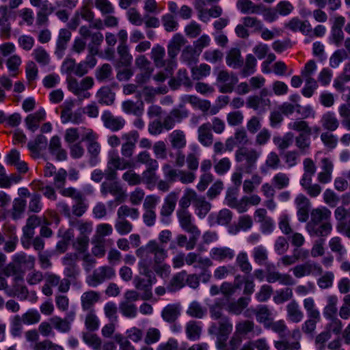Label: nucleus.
Wrapping results in <instances>:
<instances>
[{
	"label": "nucleus",
	"instance_id": "obj_1",
	"mask_svg": "<svg viewBox=\"0 0 350 350\" xmlns=\"http://www.w3.org/2000/svg\"><path fill=\"white\" fill-rule=\"evenodd\" d=\"M135 254L140 260L139 267L143 269V274L150 276L148 265L163 262L167 258V250L156 240H150L137 249Z\"/></svg>",
	"mask_w": 350,
	"mask_h": 350
},
{
	"label": "nucleus",
	"instance_id": "obj_2",
	"mask_svg": "<svg viewBox=\"0 0 350 350\" xmlns=\"http://www.w3.org/2000/svg\"><path fill=\"white\" fill-rule=\"evenodd\" d=\"M133 167V163L124 160L116 150L109 152L107 168L105 172L100 169L94 170L91 174V179L95 183H100L103 177L107 180H115L118 178V170H123Z\"/></svg>",
	"mask_w": 350,
	"mask_h": 350
},
{
	"label": "nucleus",
	"instance_id": "obj_3",
	"mask_svg": "<svg viewBox=\"0 0 350 350\" xmlns=\"http://www.w3.org/2000/svg\"><path fill=\"white\" fill-rule=\"evenodd\" d=\"M260 155V151L254 148L241 146L235 151L234 159L245 173L250 174L256 169Z\"/></svg>",
	"mask_w": 350,
	"mask_h": 350
},
{
	"label": "nucleus",
	"instance_id": "obj_4",
	"mask_svg": "<svg viewBox=\"0 0 350 350\" xmlns=\"http://www.w3.org/2000/svg\"><path fill=\"white\" fill-rule=\"evenodd\" d=\"M187 40L183 35L176 33L170 40L167 49L168 59L165 71L171 73L176 66V57L180 51L181 48L185 44Z\"/></svg>",
	"mask_w": 350,
	"mask_h": 350
},
{
	"label": "nucleus",
	"instance_id": "obj_5",
	"mask_svg": "<svg viewBox=\"0 0 350 350\" xmlns=\"http://www.w3.org/2000/svg\"><path fill=\"white\" fill-rule=\"evenodd\" d=\"M239 81L237 76L232 72L221 70L218 72L216 82L221 93H231Z\"/></svg>",
	"mask_w": 350,
	"mask_h": 350
},
{
	"label": "nucleus",
	"instance_id": "obj_6",
	"mask_svg": "<svg viewBox=\"0 0 350 350\" xmlns=\"http://www.w3.org/2000/svg\"><path fill=\"white\" fill-rule=\"evenodd\" d=\"M189 117V111L185 108L183 104H180L178 108L172 109L161 121L164 130L172 129L176 123H180L184 119Z\"/></svg>",
	"mask_w": 350,
	"mask_h": 350
},
{
	"label": "nucleus",
	"instance_id": "obj_7",
	"mask_svg": "<svg viewBox=\"0 0 350 350\" xmlns=\"http://www.w3.org/2000/svg\"><path fill=\"white\" fill-rule=\"evenodd\" d=\"M232 323L228 317L224 316L217 323H213L208 328V333L217 336L216 342L227 340L232 331Z\"/></svg>",
	"mask_w": 350,
	"mask_h": 350
},
{
	"label": "nucleus",
	"instance_id": "obj_8",
	"mask_svg": "<svg viewBox=\"0 0 350 350\" xmlns=\"http://www.w3.org/2000/svg\"><path fill=\"white\" fill-rule=\"evenodd\" d=\"M100 193L103 197H107L111 194L115 198V201L118 203L124 202L126 199V192L120 184L115 180L104 181L100 185Z\"/></svg>",
	"mask_w": 350,
	"mask_h": 350
},
{
	"label": "nucleus",
	"instance_id": "obj_9",
	"mask_svg": "<svg viewBox=\"0 0 350 350\" xmlns=\"http://www.w3.org/2000/svg\"><path fill=\"white\" fill-rule=\"evenodd\" d=\"M40 219L36 215L29 216L25 225L23 227V235L21 237V244L25 249H29L31 246V239L35 234V229L40 225Z\"/></svg>",
	"mask_w": 350,
	"mask_h": 350
},
{
	"label": "nucleus",
	"instance_id": "obj_10",
	"mask_svg": "<svg viewBox=\"0 0 350 350\" xmlns=\"http://www.w3.org/2000/svg\"><path fill=\"white\" fill-rule=\"evenodd\" d=\"M116 275L114 269L109 266H102L95 269L92 274L87 278V283L90 286L96 287L107 280L113 278Z\"/></svg>",
	"mask_w": 350,
	"mask_h": 350
},
{
	"label": "nucleus",
	"instance_id": "obj_11",
	"mask_svg": "<svg viewBox=\"0 0 350 350\" xmlns=\"http://www.w3.org/2000/svg\"><path fill=\"white\" fill-rule=\"evenodd\" d=\"M44 176L45 177L53 176V185L57 189L59 190L66 185L68 173L63 168L57 170L55 165L47 163L44 169Z\"/></svg>",
	"mask_w": 350,
	"mask_h": 350
},
{
	"label": "nucleus",
	"instance_id": "obj_12",
	"mask_svg": "<svg viewBox=\"0 0 350 350\" xmlns=\"http://www.w3.org/2000/svg\"><path fill=\"white\" fill-rule=\"evenodd\" d=\"M139 137V135L137 131H131L122 135V139L124 142L121 146V154L122 158L124 160H126L125 158L133 157Z\"/></svg>",
	"mask_w": 350,
	"mask_h": 350
},
{
	"label": "nucleus",
	"instance_id": "obj_13",
	"mask_svg": "<svg viewBox=\"0 0 350 350\" xmlns=\"http://www.w3.org/2000/svg\"><path fill=\"white\" fill-rule=\"evenodd\" d=\"M176 216L181 228L189 234H193L196 237L201 232L198 227L193 224V217L189 211H176Z\"/></svg>",
	"mask_w": 350,
	"mask_h": 350
},
{
	"label": "nucleus",
	"instance_id": "obj_14",
	"mask_svg": "<svg viewBox=\"0 0 350 350\" xmlns=\"http://www.w3.org/2000/svg\"><path fill=\"white\" fill-rule=\"evenodd\" d=\"M292 271L295 278H301L310 275H320L323 273V268L319 263L308 261L296 265Z\"/></svg>",
	"mask_w": 350,
	"mask_h": 350
},
{
	"label": "nucleus",
	"instance_id": "obj_15",
	"mask_svg": "<svg viewBox=\"0 0 350 350\" xmlns=\"http://www.w3.org/2000/svg\"><path fill=\"white\" fill-rule=\"evenodd\" d=\"M104 126L112 132H118L125 126L126 120L121 116H116L109 111H105L101 115Z\"/></svg>",
	"mask_w": 350,
	"mask_h": 350
},
{
	"label": "nucleus",
	"instance_id": "obj_16",
	"mask_svg": "<svg viewBox=\"0 0 350 350\" xmlns=\"http://www.w3.org/2000/svg\"><path fill=\"white\" fill-rule=\"evenodd\" d=\"M262 329L252 320H241L235 325V334L240 336H246L252 334L253 336H258L261 334Z\"/></svg>",
	"mask_w": 350,
	"mask_h": 350
},
{
	"label": "nucleus",
	"instance_id": "obj_17",
	"mask_svg": "<svg viewBox=\"0 0 350 350\" xmlns=\"http://www.w3.org/2000/svg\"><path fill=\"white\" fill-rule=\"evenodd\" d=\"M291 336L295 340L289 342L288 340H275L273 344L277 350H300L301 343L299 342L301 338L300 329L297 327L291 331Z\"/></svg>",
	"mask_w": 350,
	"mask_h": 350
},
{
	"label": "nucleus",
	"instance_id": "obj_18",
	"mask_svg": "<svg viewBox=\"0 0 350 350\" xmlns=\"http://www.w3.org/2000/svg\"><path fill=\"white\" fill-rule=\"evenodd\" d=\"M250 142L247 131L244 128L237 129L232 137L226 140V148L228 151H232L235 146L241 145L244 146Z\"/></svg>",
	"mask_w": 350,
	"mask_h": 350
},
{
	"label": "nucleus",
	"instance_id": "obj_19",
	"mask_svg": "<svg viewBox=\"0 0 350 350\" xmlns=\"http://www.w3.org/2000/svg\"><path fill=\"white\" fill-rule=\"evenodd\" d=\"M297 211V215L300 222H306L309 217L310 202L304 194H299L295 200Z\"/></svg>",
	"mask_w": 350,
	"mask_h": 350
},
{
	"label": "nucleus",
	"instance_id": "obj_20",
	"mask_svg": "<svg viewBox=\"0 0 350 350\" xmlns=\"http://www.w3.org/2000/svg\"><path fill=\"white\" fill-rule=\"evenodd\" d=\"M0 36L3 39H9L11 36L12 27L10 22L11 14L7 6H0Z\"/></svg>",
	"mask_w": 350,
	"mask_h": 350
},
{
	"label": "nucleus",
	"instance_id": "obj_21",
	"mask_svg": "<svg viewBox=\"0 0 350 350\" xmlns=\"http://www.w3.org/2000/svg\"><path fill=\"white\" fill-rule=\"evenodd\" d=\"M210 259L215 261L231 260L234 258L235 253L234 250L228 247H214L210 251Z\"/></svg>",
	"mask_w": 350,
	"mask_h": 350
},
{
	"label": "nucleus",
	"instance_id": "obj_22",
	"mask_svg": "<svg viewBox=\"0 0 350 350\" xmlns=\"http://www.w3.org/2000/svg\"><path fill=\"white\" fill-rule=\"evenodd\" d=\"M306 230L311 237H325L332 231V225L329 221H324L313 225H306Z\"/></svg>",
	"mask_w": 350,
	"mask_h": 350
},
{
	"label": "nucleus",
	"instance_id": "obj_23",
	"mask_svg": "<svg viewBox=\"0 0 350 350\" xmlns=\"http://www.w3.org/2000/svg\"><path fill=\"white\" fill-rule=\"evenodd\" d=\"M321 172L317 174V180L321 184L329 183L332 178L334 164L329 158H323L321 161Z\"/></svg>",
	"mask_w": 350,
	"mask_h": 350
},
{
	"label": "nucleus",
	"instance_id": "obj_24",
	"mask_svg": "<svg viewBox=\"0 0 350 350\" xmlns=\"http://www.w3.org/2000/svg\"><path fill=\"white\" fill-rule=\"evenodd\" d=\"M213 134L211 124L208 122L202 124L198 129V142L205 147L211 146L213 143Z\"/></svg>",
	"mask_w": 350,
	"mask_h": 350
},
{
	"label": "nucleus",
	"instance_id": "obj_25",
	"mask_svg": "<svg viewBox=\"0 0 350 350\" xmlns=\"http://www.w3.org/2000/svg\"><path fill=\"white\" fill-rule=\"evenodd\" d=\"M178 193L175 191L170 192L164 199L163 204L160 210V215L163 217H169L174 211Z\"/></svg>",
	"mask_w": 350,
	"mask_h": 350
},
{
	"label": "nucleus",
	"instance_id": "obj_26",
	"mask_svg": "<svg viewBox=\"0 0 350 350\" xmlns=\"http://www.w3.org/2000/svg\"><path fill=\"white\" fill-rule=\"evenodd\" d=\"M75 312H70L67 317L62 319L59 317L55 316L50 319V322L53 325V327L62 333H67L71 329L70 323L74 320Z\"/></svg>",
	"mask_w": 350,
	"mask_h": 350
},
{
	"label": "nucleus",
	"instance_id": "obj_27",
	"mask_svg": "<svg viewBox=\"0 0 350 350\" xmlns=\"http://www.w3.org/2000/svg\"><path fill=\"white\" fill-rule=\"evenodd\" d=\"M133 283L136 289L142 292L141 299L142 300H149L152 297V280L142 278L136 276L134 278Z\"/></svg>",
	"mask_w": 350,
	"mask_h": 350
},
{
	"label": "nucleus",
	"instance_id": "obj_28",
	"mask_svg": "<svg viewBox=\"0 0 350 350\" xmlns=\"http://www.w3.org/2000/svg\"><path fill=\"white\" fill-rule=\"evenodd\" d=\"M185 260L187 265H192L195 262L198 263L195 267H198L200 269H208L213 265V261L208 257H202L200 254L195 252H190L185 256Z\"/></svg>",
	"mask_w": 350,
	"mask_h": 350
},
{
	"label": "nucleus",
	"instance_id": "obj_29",
	"mask_svg": "<svg viewBox=\"0 0 350 350\" xmlns=\"http://www.w3.org/2000/svg\"><path fill=\"white\" fill-rule=\"evenodd\" d=\"M5 235L8 238L5 241L3 250L7 253L13 252L17 246L18 239L16 234V228L14 225H8L5 228Z\"/></svg>",
	"mask_w": 350,
	"mask_h": 350
},
{
	"label": "nucleus",
	"instance_id": "obj_30",
	"mask_svg": "<svg viewBox=\"0 0 350 350\" xmlns=\"http://www.w3.org/2000/svg\"><path fill=\"white\" fill-rule=\"evenodd\" d=\"M226 62L229 67L233 69L242 68L244 59L241 55V50L238 48L230 49L226 54Z\"/></svg>",
	"mask_w": 350,
	"mask_h": 350
},
{
	"label": "nucleus",
	"instance_id": "obj_31",
	"mask_svg": "<svg viewBox=\"0 0 350 350\" xmlns=\"http://www.w3.org/2000/svg\"><path fill=\"white\" fill-rule=\"evenodd\" d=\"M232 213L227 208L220 210L217 213H212L208 216L211 225H228L232 220Z\"/></svg>",
	"mask_w": 350,
	"mask_h": 350
},
{
	"label": "nucleus",
	"instance_id": "obj_32",
	"mask_svg": "<svg viewBox=\"0 0 350 350\" xmlns=\"http://www.w3.org/2000/svg\"><path fill=\"white\" fill-rule=\"evenodd\" d=\"M286 316L292 323H298L304 319V312L300 309L298 303L295 300H292L286 306Z\"/></svg>",
	"mask_w": 350,
	"mask_h": 350
},
{
	"label": "nucleus",
	"instance_id": "obj_33",
	"mask_svg": "<svg viewBox=\"0 0 350 350\" xmlns=\"http://www.w3.org/2000/svg\"><path fill=\"white\" fill-rule=\"evenodd\" d=\"M237 7L244 14H260L262 10V4L254 3L251 0H238Z\"/></svg>",
	"mask_w": 350,
	"mask_h": 350
},
{
	"label": "nucleus",
	"instance_id": "obj_34",
	"mask_svg": "<svg viewBox=\"0 0 350 350\" xmlns=\"http://www.w3.org/2000/svg\"><path fill=\"white\" fill-rule=\"evenodd\" d=\"M31 189L36 191H42L44 196L50 200H56L57 194L55 189L50 185H46L42 181L34 180L30 185Z\"/></svg>",
	"mask_w": 350,
	"mask_h": 350
},
{
	"label": "nucleus",
	"instance_id": "obj_35",
	"mask_svg": "<svg viewBox=\"0 0 350 350\" xmlns=\"http://www.w3.org/2000/svg\"><path fill=\"white\" fill-rule=\"evenodd\" d=\"M168 137L172 148L180 150L187 145L185 133L181 129L174 130L170 133Z\"/></svg>",
	"mask_w": 350,
	"mask_h": 350
},
{
	"label": "nucleus",
	"instance_id": "obj_36",
	"mask_svg": "<svg viewBox=\"0 0 350 350\" xmlns=\"http://www.w3.org/2000/svg\"><path fill=\"white\" fill-rule=\"evenodd\" d=\"M330 217L331 211L328 208L325 207L314 208L311 211L310 221L306 225H313L324 221H329Z\"/></svg>",
	"mask_w": 350,
	"mask_h": 350
},
{
	"label": "nucleus",
	"instance_id": "obj_37",
	"mask_svg": "<svg viewBox=\"0 0 350 350\" xmlns=\"http://www.w3.org/2000/svg\"><path fill=\"white\" fill-rule=\"evenodd\" d=\"M320 122L322 127L327 131H335L339 127V120L334 112L327 111L323 114Z\"/></svg>",
	"mask_w": 350,
	"mask_h": 350
},
{
	"label": "nucleus",
	"instance_id": "obj_38",
	"mask_svg": "<svg viewBox=\"0 0 350 350\" xmlns=\"http://www.w3.org/2000/svg\"><path fill=\"white\" fill-rule=\"evenodd\" d=\"M250 301V297H241L237 301H230L227 305L226 310L230 314L239 315L247 307Z\"/></svg>",
	"mask_w": 350,
	"mask_h": 350
},
{
	"label": "nucleus",
	"instance_id": "obj_39",
	"mask_svg": "<svg viewBox=\"0 0 350 350\" xmlns=\"http://www.w3.org/2000/svg\"><path fill=\"white\" fill-rule=\"evenodd\" d=\"M100 299V293L94 291H89L82 294L81 297V306L83 310H93L94 304Z\"/></svg>",
	"mask_w": 350,
	"mask_h": 350
},
{
	"label": "nucleus",
	"instance_id": "obj_40",
	"mask_svg": "<svg viewBox=\"0 0 350 350\" xmlns=\"http://www.w3.org/2000/svg\"><path fill=\"white\" fill-rule=\"evenodd\" d=\"M165 50L164 47L159 44L155 45L150 53V57L152 59L154 66L157 68L167 67V60H165Z\"/></svg>",
	"mask_w": 350,
	"mask_h": 350
},
{
	"label": "nucleus",
	"instance_id": "obj_41",
	"mask_svg": "<svg viewBox=\"0 0 350 350\" xmlns=\"http://www.w3.org/2000/svg\"><path fill=\"white\" fill-rule=\"evenodd\" d=\"M46 112L44 109H39L36 112L29 114L25 118L26 125L30 131L35 132L39 127L40 122L44 120Z\"/></svg>",
	"mask_w": 350,
	"mask_h": 350
},
{
	"label": "nucleus",
	"instance_id": "obj_42",
	"mask_svg": "<svg viewBox=\"0 0 350 350\" xmlns=\"http://www.w3.org/2000/svg\"><path fill=\"white\" fill-rule=\"evenodd\" d=\"M327 304L323 308V314L326 319L336 317L338 312V297L334 295H329L326 297Z\"/></svg>",
	"mask_w": 350,
	"mask_h": 350
},
{
	"label": "nucleus",
	"instance_id": "obj_43",
	"mask_svg": "<svg viewBox=\"0 0 350 350\" xmlns=\"http://www.w3.org/2000/svg\"><path fill=\"white\" fill-rule=\"evenodd\" d=\"M71 38V32L67 29H61L59 32L58 38L56 44L55 53L60 57L62 56L64 51L67 48L68 42Z\"/></svg>",
	"mask_w": 350,
	"mask_h": 350
},
{
	"label": "nucleus",
	"instance_id": "obj_44",
	"mask_svg": "<svg viewBox=\"0 0 350 350\" xmlns=\"http://www.w3.org/2000/svg\"><path fill=\"white\" fill-rule=\"evenodd\" d=\"M252 257L258 265L270 267L268 252L264 246L258 245L255 247L252 251Z\"/></svg>",
	"mask_w": 350,
	"mask_h": 350
},
{
	"label": "nucleus",
	"instance_id": "obj_45",
	"mask_svg": "<svg viewBox=\"0 0 350 350\" xmlns=\"http://www.w3.org/2000/svg\"><path fill=\"white\" fill-rule=\"evenodd\" d=\"M116 94L109 86H103L96 93L98 102L101 105H111L115 100Z\"/></svg>",
	"mask_w": 350,
	"mask_h": 350
},
{
	"label": "nucleus",
	"instance_id": "obj_46",
	"mask_svg": "<svg viewBox=\"0 0 350 350\" xmlns=\"http://www.w3.org/2000/svg\"><path fill=\"white\" fill-rule=\"evenodd\" d=\"M253 314L256 315V321L263 324L265 327L268 322L272 320V312L267 305L258 306L255 310H253Z\"/></svg>",
	"mask_w": 350,
	"mask_h": 350
},
{
	"label": "nucleus",
	"instance_id": "obj_47",
	"mask_svg": "<svg viewBox=\"0 0 350 350\" xmlns=\"http://www.w3.org/2000/svg\"><path fill=\"white\" fill-rule=\"evenodd\" d=\"M193 207L197 211V215L200 218H204L211 208V204L210 202L206 200L205 197L198 196L196 193L195 198Z\"/></svg>",
	"mask_w": 350,
	"mask_h": 350
},
{
	"label": "nucleus",
	"instance_id": "obj_48",
	"mask_svg": "<svg viewBox=\"0 0 350 350\" xmlns=\"http://www.w3.org/2000/svg\"><path fill=\"white\" fill-rule=\"evenodd\" d=\"M122 110L128 114H133L136 116H141L144 110V103H135L133 100H125L122 104Z\"/></svg>",
	"mask_w": 350,
	"mask_h": 350
},
{
	"label": "nucleus",
	"instance_id": "obj_49",
	"mask_svg": "<svg viewBox=\"0 0 350 350\" xmlns=\"http://www.w3.org/2000/svg\"><path fill=\"white\" fill-rule=\"evenodd\" d=\"M190 237L188 240L187 237L183 234H179L176 236V245L179 247H185L187 250H191L194 249L198 242V240L200 236L198 234L196 237L193 236V234H189Z\"/></svg>",
	"mask_w": 350,
	"mask_h": 350
},
{
	"label": "nucleus",
	"instance_id": "obj_50",
	"mask_svg": "<svg viewBox=\"0 0 350 350\" xmlns=\"http://www.w3.org/2000/svg\"><path fill=\"white\" fill-rule=\"evenodd\" d=\"M180 308L176 304H169L162 310L161 317L167 323H174L179 317Z\"/></svg>",
	"mask_w": 350,
	"mask_h": 350
},
{
	"label": "nucleus",
	"instance_id": "obj_51",
	"mask_svg": "<svg viewBox=\"0 0 350 350\" xmlns=\"http://www.w3.org/2000/svg\"><path fill=\"white\" fill-rule=\"evenodd\" d=\"M294 135L291 132H288L282 137L275 136L273 138V144L277 146L280 151H284L288 149L293 143Z\"/></svg>",
	"mask_w": 350,
	"mask_h": 350
},
{
	"label": "nucleus",
	"instance_id": "obj_52",
	"mask_svg": "<svg viewBox=\"0 0 350 350\" xmlns=\"http://www.w3.org/2000/svg\"><path fill=\"white\" fill-rule=\"evenodd\" d=\"M185 332L188 339L190 340H197L200 339L201 336L202 327L200 323L195 321H190L186 324Z\"/></svg>",
	"mask_w": 350,
	"mask_h": 350
},
{
	"label": "nucleus",
	"instance_id": "obj_53",
	"mask_svg": "<svg viewBox=\"0 0 350 350\" xmlns=\"http://www.w3.org/2000/svg\"><path fill=\"white\" fill-rule=\"evenodd\" d=\"M253 226V220L251 216L244 215L239 217L237 224L234 227H231L229 232L232 234H236L240 230L247 231L250 230Z\"/></svg>",
	"mask_w": 350,
	"mask_h": 350
},
{
	"label": "nucleus",
	"instance_id": "obj_54",
	"mask_svg": "<svg viewBox=\"0 0 350 350\" xmlns=\"http://www.w3.org/2000/svg\"><path fill=\"white\" fill-rule=\"evenodd\" d=\"M200 53L191 46H187L183 50L180 59L188 65H193L198 62Z\"/></svg>",
	"mask_w": 350,
	"mask_h": 350
},
{
	"label": "nucleus",
	"instance_id": "obj_55",
	"mask_svg": "<svg viewBox=\"0 0 350 350\" xmlns=\"http://www.w3.org/2000/svg\"><path fill=\"white\" fill-rule=\"evenodd\" d=\"M330 250L336 254L338 259L342 258L346 254V249L342 243V239L336 236L332 237L328 242Z\"/></svg>",
	"mask_w": 350,
	"mask_h": 350
},
{
	"label": "nucleus",
	"instance_id": "obj_56",
	"mask_svg": "<svg viewBox=\"0 0 350 350\" xmlns=\"http://www.w3.org/2000/svg\"><path fill=\"white\" fill-rule=\"evenodd\" d=\"M236 265L240 271L245 274H249L252 270V266L245 252H241L237 255Z\"/></svg>",
	"mask_w": 350,
	"mask_h": 350
},
{
	"label": "nucleus",
	"instance_id": "obj_57",
	"mask_svg": "<svg viewBox=\"0 0 350 350\" xmlns=\"http://www.w3.org/2000/svg\"><path fill=\"white\" fill-rule=\"evenodd\" d=\"M303 306L306 311L308 317L312 319H321V313L317 307L315 301L312 297L305 298L303 301Z\"/></svg>",
	"mask_w": 350,
	"mask_h": 350
},
{
	"label": "nucleus",
	"instance_id": "obj_58",
	"mask_svg": "<svg viewBox=\"0 0 350 350\" xmlns=\"http://www.w3.org/2000/svg\"><path fill=\"white\" fill-rule=\"evenodd\" d=\"M117 52L119 55L118 65L119 66H128L133 60V56L129 52L128 45L118 46Z\"/></svg>",
	"mask_w": 350,
	"mask_h": 350
},
{
	"label": "nucleus",
	"instance_id": "obj_59",
	"mask_svg": "<svg viewBox=\"0 0 350 350\" xmlns=\"http://www.w3.org/2000/svg\"><path fill=\"white\" fill-rule=\"evenodd\" d=\"M186 276L187 272L185 271H182L174 275L167 286L168 290L176 291L183 287Z\"/></svg>",
	"mask_w": 350,
	"mask_h": 350
},
{
	"label": "nucleus",
	"instance_id": "obj_60",
	"mask_svg": "<svg viewBox=\"0 0 350 350\" xmlns=\"http://www.w3.org/2000/svg\"><path fill=\"white\" fill-rule=\"evenodd\" d=\"M295 146L298 152L301 154H306L310 148V135L304 133H299L295 138Z\"/></svg>",
	"mask_w": 350,
	"mask_h": 350
},
{
	"label": "nucleus",
	"instance_id": "obj_61",
	"mask_svg": "<svg viewBox=\"0 0 350 350\" xmlns=\"http://www.w3.org/2000/svg\"><path fill=\"white\" fill-rule=\"evenodd\" d=\"M187 314L193 318L202 319L206 314V308L198 301H193L189 306Z\"/></svg>",
	"mask_w": 350,
	"mask_h": 350
},
{
	"label": "nucleus",
	"instance_id": "obj_62",
	"mask_svg": "<svg viewBox=\"0 0 350 350\" xmlns=\"http://www.w3.org/2000/svg\"><path fill=\"white\" fill-rule=\"evenodd\" d=\"M221 340L216 342V347L217 350H237L241 343V339L237 336H232L229 340Z\"/></svg>",
	"mask_w": 350,
	"mask_h": 350
},
{
	"label": "nucleus",
	"instance_id": "obj_63",
	"mask_svg": "<svg viewBox=\"0 0 350 350\" xmlns=\"http://www.w3.org/2000/svg\"><path fill=\"white\" fill-rule=\"evenodd\" d=\"M33 350H64V348L49 339H44L31 345Z\"/></svg>",
	"mask_w": 350,
	"mask_h": 350
},
{
	"label": "nucleus",
	"instance_id": "obj_64",
	"mask_svg": "<svg viewBox=\"0 0 350 350\" xmlns=\"http://www.w3.org/2000/svg\"><path fill=\"white\" fill-rule=\"evenodd\" d=\"M338 113L341 118L342 126L350 131V106L347 104H341L338 107Z\"/></svg>",
	"mask_w": 350,
	"mask_h": 350
}]
</instances>
